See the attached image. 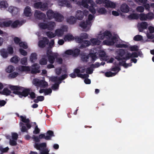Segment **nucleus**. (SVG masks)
I'll return each instance as SVG.
<instances>
[{"label":"nucleus","mask_w":154,"mask_h":154,"mask_svg":"<svg viewBox=\"0 0 154 154\" xmlns=\"http://www.w3.org/2000/svg\"><path fill=\"white\" fill-rule=\"evenodd\" d=\"M9 88L12 91H13V94L18 95L21 98L23 97H26L29 95L30 91L29 88H25L17 85H9Z\"/></svg>","instance_id":"f257e3e1"},{"label":"nucleus","mask_w":154,"mask_h":154,"mask_svg":"<svg viewBox=\"0 0 154 154\" xmlns=\"http://www.w3.org/2000/svg\"><path fill=\"white\" fill-rule=\"evenodd\" d=\"M33 83L36 86H39L41 87L45 88L48 85V83L45 81L40 80L37 79H34Z\"/></svg>","instance_id":"f03ea898"},{"label":"nucleus","mask_w":154,"mask_h":154,"mask_svg":"<svg viewBox=\"0 0 154 154\" xmlns=\"http://www.w3.org/2000/svg\"><path fill=\"white\" fill-rule=\"evenodd\" d=\"M67 26H63L60 29H58L55 31L56 36L58 37L61 36L63 35L64 32H67Z\"/></svg>","instance_id":"7ed1b4c3"},{"label":"nucleus","mask_w":154,"mask_h":154,"mask_svg":"<svg viewBox=\"0 0 154 154\" xmlns=\"http://www.w3.org/2000/svg\"><path fill=\"white\" fill-rule=\"evenodd\" d=\"M139 16L140 19L142 21L146 20L148 19L151 20L153 17L152 14L149 13L146 14L141 13Z\"/></svg>","instance_id":"20e7f679"},{"label":"nucleus","mask_w":154,"mask_h":154,"mask_svg":"<svg viewBox=\"0 0 154 154\" xmlns=\"http://www.w3.org/2000/svg\"><path fill=\"white\" fill-rule=\"evenodd\" d=\"M49 42V41L47 37H44L43 39L40 40L38 42V46L42 48H45L46 45H48Z\"/></svg>","instance_id":"39448f33"},{"label":"nucleus","mask_w":154,"mask_h":154,"mask_svg":"<svg viewBox=\"0 0 154 154\" xmlns=\"http://www.w3.org/2000/svg\"><path fill=\"white\" fill-rule=\"evenodd\" d=\"M35 17L39 20H44L45 19L46 15L41 11L35 10L34 14Z\"/></svg>","instance_id":"423d86ee"},{"label":"nucleus","mask_w":154,"mask_h":154,"mask_svg":"<svg viewBox=\"0 0 154 154\" xmlns=\"http://www.w3.org/2000/svg\"><path fill=\"white\" fill-rule=\"evenodd\" d=\"M24 23V20L20 21L18 20H16L14 22L11 20V27L13 28H15L17 27H20Z\"/></svg>","instance_id":"0eeeda50"},{"label":"nucleus","mask_w":154,"mask_h":154,"mask_svg":"<svg viewBox=\"0 0 154 154\" xmlns=\"http://www.w3.org/2000/svg\"><path fill=\"white\" fill-rule=\"evenodd\" d=\"M80 44V45L79 47L80 49H83L89 46L91 44L90 41L87 40L81 41L80 42H77Z\"/></svg>","instance_id":"6e6552de"},{"label":"nucleus","mask_w":154,"mask_h":154,"mask_svg":"<svg viewBox=\"0 0 154 154\" xmlns=\"http://www.w3.org/2000/svg\"><path fill=\"white\" fill-rule=\"evenodd\" d=\"M40 66L37 63H35L32 66L31 73L33 74L39 73L40 72L39 70Z\"/></svg>","instance_id":"1a4fd4ad"},{"label":"nucleus","mask_w":154,"mask_h":154,"mask_svg":"<svg viewBox=\"0 0 154 154\" xmlns=\"http://www.w3.org/2000/svg\"><path fill=\"white\" fill-rule=\"evenodd\" d=\"M103 2L105 4V6L106 8H115L116 7L115 4L108 0H103Z\"/></svg>","instance_id":"9d476101"},{"label":"nucleus","mask_w":154,"mask_h":154,"mask_svg":"<svg viewBox=\"0 0 154 154\" xmlns=\"http://www.w3.org/2000/svg\"><path fill=\"white\" fill-rule=\"evenodd\" d=\"M148 24L146 22H142L138 26V28L140 32H142L144 29H147Z\"/></svg>","instance_id":"9b49d317"},{"label":"nucleus","mask_w":154,"mask_h":154,"mask_svg":"<svg viewBox=\"0 0 154 154\" xmlns=\"http://www.w3.org/2000/svg\"><path fill=\"white\" fill-rule=\"evenodd\" d=\"M131 57V54L130 53H128L125 55V57H121L119 56H116L115 58L118 61L122 60H128Z\"/></svg>","instance_id":"f8f14e48"},{"label":"nucleus","mask_w":154,"mask_h":154,"mask_svg":"<svg viewBox=\"0 0 154 154\" xmlns=\"http://www.w3.org/2000/svg\"><path fill=\"white\" fill-rule=\"evenodd\" d=\"M58 54L57 53H54L52 55L47 57L49 62L51 64H53L56 58L58 57Z\"/></svg>","instance_id":"ddd939ff"},{"label":"nucleus","mask_w":154,"mask_h":154,"mask_svg":"<svg viewBox=\"0 0 154 154\" xmlns=\"http://www.w3.org/2000/svg\"><path fill=\"white\" fill-rule=\"evenodd\" d=\"M88 35L86 33L82 34L80 37L76 36L75 41L76 42H80L81 41L83 40V39H86L88 38Z\"/></svg>","instance_id":"4468645a"},{"label":"nucleus","mask_w":154,"mask_h":154,"mask_svg":"<svg viewBox=\"0 0 154 154\" xmlns=\"http://www.w3.org/2000/svg\"><path fill=\"white\" fill-rule=\"evenodd\" d=\"M46 146V144L45 143H35L34 146L35 147L37 150L40 151L42 150Z\"/></svg>","instance_id":"2eb2a0df"},{"label":"nucleus","mask_w":154,"mask_h":154,"mask_svg":"<svg viewBox=\"0 0 154 154\" xmlns=\"http://www.w3.org/2000/svg\"><path fill=\"white\" fill-rule=\"evenodd\" d=\"M59 5L61 6H66L69 8L71 6V5L69 2L66 0H58Z\"/></svg>","instance_id":"dca6fc26"},{"label":"nucleus","mask_w":154,"mask_h":154,"mask_svg":"<svg viewBox=\"0 0 154 154\" xmlns=\"http://www.w3.org/2000/svg\"><path fill=\"white\" fill-rule=\"evenodd\" d=\"M120 9L122 12L127 13L129 11V7L125 3L121 5Z\"/></svg>","instance_id":"f3484780"},{"label":"nucleus","mask_w":154,"mask_h":154,"mask_svg":"<svg viewBox=\"0 0 154 154\" xmlns=\"http://www.w3.org/2000/svg\"><path fill=\"white\" fill-rule=\"evenodd\" d=\"M24 14L26 17H30L32 15L31 13V10L29 6H27L25 8L24 11Z\"/></svg>","instance_id":"a211bd4d"},{"label":"nucleus","mask_w":154,"mask_h":154,"mask_svg":"<svg viewBox=\"0 0 154 154\" xmlns=\"http://www.w3.org/2000/svg\"><path fill=\"white\" fill-rule=\"evenodd\" d=\"M54 18L55 19V20L59 22H61L63 20L64 17L63 16L57 12H56Z\"/></svg>","instance_id":"6ab92c4d"},{"label":"nucleus","mask_w":154,"mask_h":154,"mask_svg":"<svg viewBox=\"0 0 154 154\" xmlns=\"http://www.w3.org/2000/svg\"><path fill=\"white\" fill-rule=\"evenodd\" d=\"M8 11L14 16L17 14L19 11L18 9L17 8L12 7L9 8Z\"/></svg>","instance_id":"aec40b11"},{"label":"nucleus","mask_w":154,"mask_h":154,"mask_svg":"<svg viewBox=\"0 0 154 154\" xmlns=\"http://www.w3.org/2000/svg\"><path fill=\"white\" fill-rule=\"evenodd\" d=\"M48 62L47 58L46 55H43L42 56L41 59L39 61V63L42 65H45L47 64Z\"/></svg>","instance_id":"412c9836"},{"label":"nucleus","mask_w":154,"mask_h":154,"mask_svg":"<svg viewBox=\"0 0 154 154\" xmlns=\"http://www.w3.org/2000/svg\"><path fill=\"white\" fill-rule=\"evenodd\" d=\"M83 11L80 10H78L76 12L75 15L76 18L78 20H82L83 17Z\"/></svg>","instance_id":"4be33fe9"},{"label":"nucleus","mask_w":154,"mask_h":154,"mask_svg":"<svg viewBox=\"0 0 154 154\" xmlns=\"http://www.w3.org/2000/svg\"><path fill=\"white\" fill-rule=\"evenodd\" d=\"M46 135L45 140H51V137L54 136L53 131L51 130L48 131L46 132Z\"/></svg>","instance_id":"5701e85b"},{"label":"nucleus","mask_w":154,"mask_h":154,"mask_svg":"<svg viewBox=\"0 0 154 154\" xmlns=\"http://www.w3.org/2000/svg\"><path fill=\"white\" fill-rule=\"evenodd\" d=\"M91 24V22L89 21H82L79 24V26L82 28L85 29H86L88 25H90Z\"/></svg>","instance_id":"b1692460"},{"label":"nucleus","mask_w":154,"mask_h":154,"mask_svg":"<svg viewBox=\"0 0 154 154\" xmlns=\"http://www.w3.org/2000/svg\"><path fill=\"white\" fill-rule=\"evenodd\" d=\"M47 15L48 19H51L54 18L55 13L51 10H49L47 12Z\"/></svg>","instance_id":"393cba45"},{"label":"nucleus","mask_w":154,"mask_h":154,"mask_svg":"<svg viewBox=\"0 0 154 154\" xmlns=\"http://www.w3.org/2000/svg\"><path fill=\"white\" fill-rule=\"evenodd\" d=\"M81 59L82 61L87 62L88 61L89 58V54H87L86 53H83L81 54Z\"/></svg>","instance_id":"a878e982"},{"label":"nucleus","mask_w":154,"mask_h":154,"mask_svg":"<svg viewBox=\"0 0 154 154\" xmlns=\"http://www.w3.org/2000/svg\"><path fill=\"white\" fill-rule=\"evenodd\" d=\"M75 38L76 36L74 37L72 35L67 34L64 36V39L65 41H69L74 40H75Z\"/></svg>","instance_id":"bb28decb"},{"label":"nucleus","mask_w":154,"mask_h":154,"mask_svg":"<svg viewBox=\"0 0 154 154\" xmlns=\"http://www.w3.org/2000/svg\"><path fill=\"white\" fill-rule=\"evenodd\" d=\"M11 92L7 88H5L2 92V94L4 95L8 96L10 95L11 96L14 97V96L12 94H11Z\"/></svg>","instance_id":"cd10ccee"},{"label":"nucleus","mask_w":154,"mask_h":154,"mask_svg":"<svg viewBox=\"0 0 154 154\" xmlns=\"http://www.w3.org/2000/svg\"><path fill=\"white\" fill-rule=\"evenodd\" d=\"M55 25V23L54 22H49L47 23V29L49 30H52L54 29Z\"/></svg>","instance_id":"c85d7f7f"},{"label":"nucleus","mask_w":154,"mask_h":154,"mask_svg":"<svg viewBox=\"0 0 154 154\" xmlns=\"http://www.w3.org/2000/svg\"><path fill=\"white\" fill-rule=\"evenodd\" d=\"M76 18L73 16L70 17L67 20V22L70 24H74L76 22Z\"/></svg>","instance_id":"c756f323"},{"label":"nucleus","mask_w":154,"mask_h":154,"mask_svg":"<svg viewBox=\"0 0 154 154\" xmlns=\"http://www.w3.org/2000/svg\"><path fill=\"white\" fill-rule=\"evenodd\" d=\"M128 18L130 20H137L139 18V16L137 14L133 13L129 15Z\"/></svg>","instance_id":"7c9ffc66"},{"label":"nucleus","mask_w":154,"mask_h":154,"mask_svg":"<svg viewBox=\"0 0 154 154\" xmlns=\"http://www.w3.org/2000/svg\"><path fill=\"white\" fill-rule=\"evenodd\" d=\"M0 53L2 56L4 58H7L8 56V53L5 49H2L0 51Z\"/></svg>","instance_id":"2f4dec72"},{"label":"nucleus","mask_w":154,"mask_h":154,"mask_svg":"<svg viewBox=\"0 0 154 154\" xmlns=\"http://www.w3.org/2000/svg\"><path fill=\"white\" fill-rule=\"evenodd\" d=\"M30 60L32 63L34 62L37 59V54L36 53H32L30 56Z\"/></svg>","instance_id":"473e14b6"},{"label":"nucleus","mask_w":154,"mask_h":154,"mask_svg":"<svg viewBox=\"0 0 154 154\" xmlns=\"http://www.w3.org/2000/svg\"><path fill=\"white\" fill-rule=\"evenodd\" d=\"M48 5L47 3H42V2L41 6L40 9L42 11H45L48 10Z\"/></svg>","instance_id":"72a5a7b5"},{"label":"nucleus","mask_w":154,"mask_h":154,"mask_svg":"<svg viewBox=\"0 0 154 154\" xmlns=\"http://www.w3.org/2000/svg\"><path fill=\"white\" fill-rule=\"evenodd\" d=\"M125 54V51L124 49H119L118 51V55L117 56H119L120 57H123Z\"/></svg>","instance_id":"f704fd0d"},{"label":"nucleus","mask_w":154,"mask_h":154,"mask_svg":"<svg viewBox=\"0 0 154 154\" xmlns=\"http://www.w3.org/2000/svg\"><path fill=\"white\" fill-rule=\"evenodd\" d=\"M89 57L91 58V61L94 63L97 58V57L95 53H90L88 54Z\"/></svg>","instance_id":"c9c22d12"},{"label":"nucleus","mask_w":154,"mask_h":154,"mask_svg":"<svg viewBox=\"0 0 154 154\" xmlns=\"http://www.w3.org/2000/svg\"><path fill=\"white\" fill-rule=\"evenodd\" d=\"M20 60V58L17 56H15L12 57L10 60L11 62L17 63Z\"/></svg>","instance_id":"e433bc0d"},{"label":"nucleus","mask_w":154,"mask_h":154,"mask_svg":"<svg viewBox=\"0 0 154 154\" xmlns=\"http://www.w3.org/2000/svg\"><path fill=\"white\" fill-rule=\"evenodd\" d=\"M91 42L94 45H99L100 42V41L97 38H93L90 39Z\"/></svg>","instance_id":"4c0bfd02"},{"label":"nucleus","mask_w":154,"mask_h":154,"mask_svg":"<svg viewBox=\"0 0 154 154\" xmlns=\"http://www.w3.org/2000/svg\"><path fill=\"white\" fill-rule=\"evenodd\" d=\"M74 72L77 74V76L79 77L83 78V74L80 73V70L78 68H76L74 70Z\"/></svg>","instance_id":"58836bf2"},{"label":"nucleus","mask_w":154,"mask_h":154,"mask_svg":"<svg viewBox=\"0 0 154 154\" xmlns=\"http://www.w3.org/2000/svg\"><path fill=\"white\" fill-rule=\"evenodd\" d=\"M74 72L77 74V76L79 77L83 78V74L80 73V70L78 68H76L74 70Z\"/></svg>","instance_id":"ea45409f"},{"label":"nucleus","mask_w":154,"mask_h":154,"mask_svg":"<svg viewBox=\"0 0 154 154\" xmlns=\"http://www.w3.org/2000/svg\"><path fill=\"white\" fill-rule=\"evenodd\" d=\"M19 70L22 71H30V68L28 66H22L20 68Z\"/></svg>","instance_id":"a19ab883"},{"label":"nucleus","mask_w":154,"mask_h":154,"mask_svg":"<svg viewBox=\"0 0 154 154\" xmlns=\"http://www.w3.org/2000/svg\"><path fill=\"white\" fill-rule=\"evenodd\" d=\"M14 67L12 65L9 66L6 69V71L8 73H11L13 72L14 70Z\"/></svg>","instance_id":"79ce46f5"},{"label":"nucleus","mask_w":154,"mask_h":154,"mask_svg":"<svg viewBox=\"0 0 154 154\" xmlns=\"http://www.w3.org/2000/svg\"><path fill=\"white\" fill-rule=\"evenodd\" d=\"M93 69L92 66H91V65L89 67L87 68L86 69V73L89 74H92L93 72Z\"/></svg>","instance_id":"37998d69"},{"label":"nucleus","mask_w":154,"mask_h":154,"mask_svg":"<svg viewBox=\"0 0 154 154\" xmlns=\"http://www.w3.org/2000/svg\"><path fill=\"white\" fill-rule=\"evenodd\" d=\"M38 25L40 28L42 29H47V23L46 24L43 23H39Z\"/></svg>","instance_id":"c03bdc74"},{"label":"nucleus","mask_w":154,"mask_h":154,"mask_svg":"<svg viewBox=\"0 0 154 154\" xmlns=\"http://www.w3.org/2000/svg\"><path fill=\"white\" fill-rule=\"evenodd\" d=\"M20 118L21 119V121L25 123H29L30 120L28 118L26 119V117H24L22 116H20Z\"/></svg>","instance_id":"a18cd8bd"},{"label":"nucleus","mask_w":154,"mask_h":154,"mask_svg":"<svg viewBox=\"0 0 154 154\" xmlns=\"http://www.w3.org/2000/svg\"><path fill=\"white\" fill-rule=\"evenodd\" d=\"M116 74V72H106L105 73V75L107 77H112L115 76Z\"/></svg>","instance_id":"49530a36"},{"label":"nucleus","mask_w":154,"mask_h":154,"mask_svg":"<svg viewBox=\"0 0 154 154\" xmlns=\"http://www.w3.org/2000/svg\"><path fill=\"white\" fill-rule=\"evenodd\" d=\"M106 37L110 38L112 37V35L110 32L106 31L103 33Z\"/></svg>","instance_id":"de8ad7c7"},{"label":"nucleus","mask_w":154,"mask_h":154,"mask_svg":"<svg viewBox=\"0 0 154 154\" xmlns=\"http://www.w3.org/2000/svg\"><path fill=\"white\" fill-rule=\"evenodd\" d=\"M143 37L140 35H137L134 38V40L136 41H140L143 39Z\"/></svg>","instance_id":"09e8293b"},{"label":"nucleus","mask_w":154,"mask_h":154,"mask_svg":"<svg viewBox=\"0 0 154 154\" xmlns=\"http://www.w3.org/2000/svg\"><path fill=\"white\" fill-rule=\"evenodd\" d=\"M91 6L89 7L88 9L89 11L93 14H94L96 13V10L94 7V5L92 4H91Z\"/></svg>","instance_id":"8fccbe9b"},{"label":"nucleus","mask_w":154,"mask_h":154,"mask_svg":"<svg viewBox=\"0 0 154 154\" xmlns=\"http://www.w3.org/2000/svg\"><path fill=\"white\" fill-rule=\"evenodd\" d=\"M47 35L50 38H54L56 36L55 33H54L53 32H47Z\"/></svg>","instance_id":"3c124183"},{"label":"nucleus","mask_w":154,"mask_h":154,"mask_svg":"<svg viewBox=\"0 0 154 154\" xmlns=\"http://www.w3.org/2000/svg\"><path fill=\"white\" fill-rule=\"evenodd\" d=\"M18 75V73L17 72H13L10 73L8 75V77L10 79L14 78L16 77Z\"/></svg>","instance_id":"603ef678"},{"label":"nucleus","mask_w":154,"mask_h":154,"mask_svg":"<svg viewBox=\"0 0 154 154\" xmlns=\"http://www.w3.org/2000/svg\"><path fill=\"white\" fill-rule=\"evenodd\" d=\"M11 20H9L8 21H5L3 22L2 24L5 27H8L11 26Z\"/></svg>","instance_id":"864d4df0"},{"label":"nucleus","mask_w":154,"mask_h":154,"mask_svg":"<svg viewBox=\"0 0 154 154\" xmlns=\"http://www.w3.org/2000/svg\"><path fill=\"white\" fill-rule=\"evenodd\" d=\"M61 83V82H58V83H56L52 85L51 88L53 90H55L58 89L59 87V84Z\"/></svg>","instance_id":"5fc2aeb1"},{"label":"nucleus","mask_w":154,"mask_h":154,"mask_svg":"<svg viewBox=\"0 0 154 154\" xmlns=\"http://www.w3.org/2000/svg\"><path fill=\"white\" fill-rule=\"evenodd\" d=\"M8 6V5L5 1H2L0 2V7L1 8H6Z\"/></svg>","instance_id":"6e6d98bb"},{"label":"nucleus","mask_w":154,"mask_h":154,"mask_svg":"<svg viewBox=\"0 0 154 154\" xmlns=\"http://www.w3.org/2000/svg\"><path fill=\"white\" fill-rule=\"evenodd\" d=\"M19 45L20 47L24 49H26L28 48V46L26 43L24 42H20Z\"/></svg>","instance_id":"4d7b16f0"},{"label":"nucleus","mask_w":154,"mask_h":154,"mask_svg":"<svg viewBox=\"0 0 154 154\" xmlns=\"http://www.w3.org/2000/svg\"><path fill=\"white\" fill-rule=\"evenodd\" d=\"M41 2H37L34 4V7L36 9L40 8L41 6Z\"/></svg>","instance_id":"13d9d810"},{"label":"nucleus","mask_w":154,"mask_h":154,"mask_svg":"<svg viewBox=\"0 0 154 154\" xmlns=\"http://www.w3.org/2000/svg\"><path fill=\"white\" fill-rule=\"evenodd\" d=\"M111 70L113 72L117 71V72H116L117 73L121 70V68L119 66H116L112 67Z\"/></svg>","instance_id":"bf43d9fd"},{"label":"nucleus","mask_w":154,"mask_h":154,"mask_svg":"<svg viewBox=\"0 0 154 154\" xmlns=\"http://www.w3.org/2000/svg\"><path fill=\"white\" fill-rule=\"evenodd\" d=\"M116 47L118 48H128V45L125 44H119L116 45Z\"/></svg>","instance_id":"052dcab7"},{"label":"nucleus","mask_w":154,"mask_h":154,"mask_svg":"<svg viewBox=\"0 0 154 154\" xmlns=\"http://www.w3.org/2000/svg\"><path fill=\"white\" fill-rule=\"evenodd\" d=\"M80 50L78 48H76L73 51V55L75 56H78L80 54Z\"/></svg>","instance_id":"680f3d73"},{"label":"nucleus","mask_w":154,"mask_h":154,"mask_svg":"<svg viewBox=\"0 0 154 154\" xmlns=\"http://www.w3.org/2000/svg\"><path fill=\"white\" fill-rule=\"evenodd\" d=\"M130 50L131 51H137L138 50V47L136 45L131 46L129 47Z\"/></svg>","instance_id":"e2e57ef3"},{"label":"nucleus","mask_w":154,"mask_h":154,"mask_svg":"<svg viewBox=\"0 0 154 154\" xmlns=\"http://www.w3.org/2000/svg\"><path fill=\"white\" fill-rule=\"evenodd\" d=\"M20 62L21 64L23 65H26L27 64V58L24 57L21 59Z\"/></svg>","instance_id":"0e129e2a"},{"label":"nucleus","mask_w":154,"mask_h":154,"mask_svg":"<svg viewBox=\"0 0 154 154\" xmlns=\"http://www.w3.org/2000/svg\"><path fill=\"white\" fill-rule=\"evenodd\" d=\"M7 51L8 52V54H12L13 53V48L11 46L8 47L7 49Z\"/></svg>","instance_id":"69168bd1"},{"label":"nucleus","mask_w":154,"mask_h":154,"mask_svg":"<svg viewBox=\"0 0 154 154\" xmlns=\"http://www.w3.org/2000/svg\"><path fill=\"white\" fill-rule=\"evenodd\" d=\"M136 10L137 12L142 13L144 11V8L142 6H139L137 8Z\"/></svg>","instance_id":"338daca9"},{"label":"nucleus","mask_w":154,"mask_h":154,"mask_svg":"<svg viewBox=\"0 0 154 154\" xmlns=\"http://www.w3.org/2000/svg\"><path fill=\"white\" fill-rule=\"evenodd\" d=\"M49 150L48 149H44L40 151V154H49Z\"/></svg>","instance_id":"774afa93"}]
</instances>
